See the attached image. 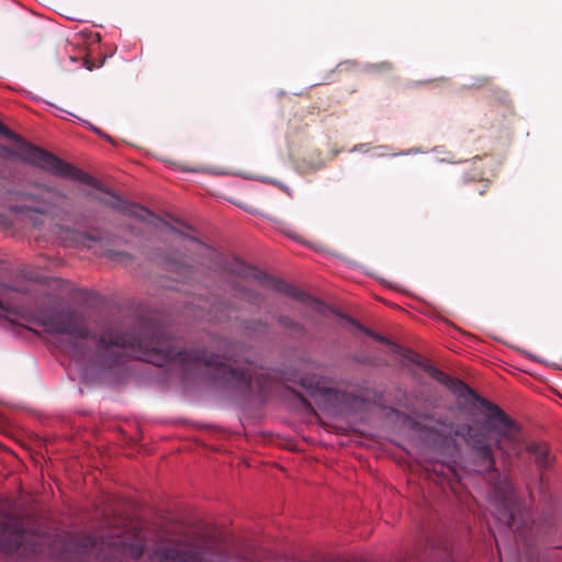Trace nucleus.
Wrapping results in <instances>:
<instances>
[{
  "instance_id": "nucleus-1",
  "label": "nucleus",
  "mask_w": 562,
  "mask_h": 562,
  "mask_svg": "<svg viewBox=\"0 0 562 562\" xmlns=\"http://www.w3.org/2000/svg\"><path fill=\"white\" fill-rule=\"evenodd\" d=\"M97 350L103 361L108 363H116L126 357H135L157 367L172 361L198 368L205 366L214 370L216 379L224 380L237 387L249 389L252 384L259 389L266 387L262 367L224 356L207 355L205 351H181L169 336L153 326H145L139 338H130L113 330H106L97 339Z\"/></svg>"
},
{
  "instance_id": "nucleus-2",
  "label": "nucleus",
  "mask_w": 562,
  "mask_h": 562,
  "mask_svg": "<svg viewBox=\"0 0 562 562\" xmlns=\"http://www.w3.org/2000/svg\"><path fill=\"white\" fill-rule=\"evenodd\" d=\"M477 401L485 409L484 423L460 424L454 434L471 448L484 470L494 471L495 469L494 449L499 451L505 460L512 456L519 457L526 449L535 456L539 468L547 469L550 465L552 458L546 443H526L518 424L499 406L485 398H477Z\"/></svg>"
},
{
  "instance_id": "nucleus-3",
  "label": "nucleus",
  "mask_w": 562,
  "mask_h": 562,
  "mask_svg": "<svg viewBox=\"0 0 562 562\" xmlns=\"http://www.w3.org/2000/svg\"><path fill=\"white\" fill-rule=\"evenodd\" d=\"M0 133L9 138L15 139L19 145L15 149H10L7 146H0V157L18 158L26 164L35 166L40 169L48 171L57 177L65 179H72L82 183L89 184L93 188L100 189L97 179L88 173L82 172L72 165L59 159L57 156L29 143L23 142L20 137L13 134L9 128L0 124Z\"/></svg>"
},
{
  "instance_id": "nucleus-4",
  "label": "nucleus",
  "mask_w": 562,
  "mask_h": 562,
  "mask_svg": "<svg viewBox=\"0 0 562 562\" xmlns=\"http://www.w3.org/2000/svg\"><path fill=\"white\" fill-rule=\"evenodd\" d=\"M49 334H64L74 340H87L90 331L81 315L72 311H48L34 318Z\"/></svg>"
},
{
  "instance_id": "nucleus-5",
  "label": "nucleus",
  "mask_w": 562,
  "mask_h": 562,
  "mask_svg": "<svg viewBox=\"0 0 562 562\" xmlns=\"http://www.w3.org/2000/svg\"><path fill=\"white\" fill-rule=\"evenodd\" d=\"M156 562H226L224 558L214 559L206 555L200 548L193 544H186L184 548H158L150 555Z\"/></svg>"
},
{
  "instance_id": "nucleus-6",
  "label": "nucleus",
  "mask_w": 562,
  "mask_h": 562,
  "mask_svg": "<svg viewBox=\"0 0 562 562\" xmlns=\"http://www.w3.org/2000/svg\"><path fill=\"white\" fill-rule=\"evenodd\" d=\"M38 193L37 194H31L21 192L19 193V198L27 201H33L37 205L33 207V210L41 214H47L52 212L54 209H56L61 201H64L67 196L61 191L37 184L36 186Z\"/></svg>"
},
{
  "instance_id": "nucleus-7",
  "label": "nucleus",
  "mask_w": 562,
  "mask_h": 562,
  "mask_svg": "<svg viewBox=\"0 0 562 562\" xmlns=\"http://www.w3.org/2000/svg\"><path fill=\"white\" fill-rule=\"evenodd\" d=\"M403 356L405 358H407L409 361H412V362L416 363L417 366H419L420 368H423L424 371L427 372L429 376H431L432 379H435L442 385H445L446 382H450V375L446 374L445 372L437 369L432 364L422 360L417 353H415L411 350H405V353H403Z\"/></svg>"
},
{
  "instance_id": "nucleus-8",
  "label": "nucleus",
  "mask_w": 562,
  "mask_h": 562,
  "mask_svg": "<svg viewBox=\"0 0 562 562\" xmlns=\"http://www.w3.org/2000/svg\"><path fill=\"white\" fill-rule=\"evenodd\" d=\"M234 274H237L243 278H254L259 280L260 282L267 278V276L262 272L257 271L255 268L247 266L245 262L234 259L233 262L229 263L227 268Z\"/></svg>"
},
{
  "instance_id": "nucleus-9",
  "label": "nucleus",
  "mask_w": 562,
  "mask_h": 562,
  "mask_svg": "<svg viewBox=\"0 0 562 562\" xmlns=\"http://www.w3.org/2000/svg\"><path fill=\"white\" fill-rule=\"evenodd\" d=\"M124 213L142 222H148L150 224H155V221H160V218L157 217L154 213L138 204H131L126 206L124 209Z\"/></svg>"
},
{
  "instance_id": "nucleus-10",
  "label": "nucleus",
  "mask_w": 562,
  "mask_h": 562,
  "mask_svg": "<svg viewBox=\"0 0 562 562\" xmlns=\"http://www.w3.org/2000/svg\"><path fill=\"white\" fill-rule=\"evenodd\" d=\"M285 293L290 294L291 296L295 297V299H299L303 302H306L313 310H315L316 312H318L319 314L322 315H325L326 312L329 310L324 303H322L321 301L316 300V299H312L310 296H306L305 294L303 293H299L296 290L294 289H289V290H283Z\"/></svg>"
},
{
  "instance_id": "nucleus-11",
  "label": "nucleus",
  "mask_w": 562,
  "mask_h": 562,
  "mask_svg": "<svg viewBox=\"0 0 562 562\" xmlns=\"http://www.w3.org/2000/svg\"><path fill=\"white\" fill-rule=\"evenodd\" d=\"M5 530L0 528V551L11 553L20 548V540L22 535L11 533L10 539H4Z\"/></svg>"
},
{
  "instance_id": "nucleus-12",
  "label": "nucleus",
  "mask_w": 562,
  "mask_h": 562,
  "mask_svg": "<svg viewBox=\"0 0 562 562\" xmlns=\"http://www.w3.org/2000/svg\"><path fill=\"white\" fill-rule=\"evenodd\" d=\"M447 386L458 397H464L468 395L475 396L474 392L462 381L450 376V382H446Z\"/></svg>"
},
{
  "instance_id": "nucleus-13",
  "label": "nucleus",
  "mask_w": 562,
  "mask_h": 562,
  "mask_svg": "<svg viewBox=\"0 0 562 562\" xmlns=\"http://www.w3.org/2000/svg\"><path fill=\"white\" fill-rule=\"evenodd\" d=\"M301 384L303 387H305L307 391H310L312 394L315 392H322L324 391V387L321 386V380L316 375L312 376H302L301 378Z\"/></svg>"
},
{
  "instance_id": "nucleus-14",
  "label": "nucleus",
  "mask_w": 562,
  "mask_h": 562,
  "mask_svg": "<svg viewBox=\"0 0 562 562\" xmlns=\"http://www.w3.org/2000/svg\"><path fill=\"white\" fill-rule=\"evenodd\" d=\"M122 550L126 555L133 559H138L144 553V546L138 542L127 544L124 543Z\"/></svg>"
},
{
  "instance_id": "nucleus-15",
  "label": "nucleus",
  "mask_w": 562,
  "mask_h": 562,
  "mask_svg": "<svg viewBox=\"0 0 562 562\" xmlns=\"http://www.w3.org/2000/svg\"><path fill=\"white\" fill-rule=\"evenodd\" d=\"M173 233H176V234L187 238L190 243L196 245L199 248L203 249L210 256H217V252L215 250H213L210 247L205 246L204 244L200 243L198 239H195L193 237H189V236L184 235L183 233H181L180 231H177V229H173Z\"/></svg>"
},
{
  "instance_id": "nucleus-16",
  "label": "nucleus",
  "mask_w": 562,
  "mask_h": 562,
  "mask_svg": "<svg viewBox=\"0 0 562 562\" xmlns=\"http://www.w3.org/2000/svg\"><path fill=\"white\" fill-rule=\"evenodd\" d=\"M370 335H371L375 340H378V341L385 342V344H390V341H389L385 337H383V336H381V335H375V334H370Z\"/></svg>"
},
{
  "instance_id": "nucleus-17",
  "label": "nucleus",
  "mask_w": 562,
  "mask_h": 562,
  "mask_svg": "<svg viewBox=\"0 0 562 562\" xmlns=\"http://www.w3.org/2000/svg\"><path fill=\"white\" fill-rule=\"evenodd\" d=\"M505 521H506V524H507L508 526H512V525H513L514 516H513V514H512V513L506 514V516H505Z\"/></svg>"
},
{
  "instance_id": "nucleus-18",
  "label": "nucleus",
  "mask_w": 562,
  "mask_h": 562,
  "mask_svg": "<svg viewBox=\"0 0 562 562\" xmlns=\"http://www.w3.org/2000/svg\"><path fill=\"white\" fill-rule=\"evenodd\" d=\"M279 323H280V324H281V326H283V327H288V326H289L284 318H280V319H279Z\"/></svg>"
},
{
  "instance_id": "nucleus-19",
  "label": "nucleus",
  "mask_w": 562,
  "mask_h": 562,
  "mask_svg": "<svg viewBox=\"0 0 562 562\" xmlns=\"http://www.w3.org/2000/svg\"><path fill=\"white\" fill-rule=\"evenodd\" d=\"M159 222H161V223H162V225L168 226V227L173 232V229H175V228H173V227H171V226H169V225H168V223L162 222V220H161V218H160V221H159ZM154 225H157V223L155 222V224H154Z\"/></svg>"
},
{
  "instance_id": "nucleus-20",
  "label": "nucleus",
  "mask_w": 562,
  "mask_h": 562,
  "mask_svg": "<svg viewBox=\"0 0 562 562\" xmlns=\"http://www.w3.org/2000/svg\"><path fill=\"white\" fill-rule=\"evenodd\" d=\"M159 222H161V223H162V225L168 226V227L173 232V229H175V228H173V227H171V226H169V225H168V223L162 222V220H161V218H160V221H159ZM154 225H157V223L155 222V224H154Z\"/></svg>"
},
{
  "instance_id": "nucleus-21",
  "label": "nucleus",
  "mask_w": 562,
  "mask_h": 562,
  "mask_svg": "<svg viewBox=\"0 0 562 562\" xmlns=\"http://www.w3.org/2000/svg\"><path fill=\"white\" fill-rule=\"evenodd\" d=\"M111 206H112L113 209H120V204H119V203H113Z\"/></svg>"
},
{
  "instance_id": "nucleus-22",
  "label": "nucleus",
  "mask_w": 562,
  "mask_h": 562,
  "mask_svg": "<svg viewBox=\"0 0 562 562\" xmlns=\"http://www.w3.org/2000/svg\"><path fill=\"white\" fill-rule=\"evenodd\" d=\"M91 130L98 133V130L94 126H91Z\"/></svg>"
}]
</instances>
